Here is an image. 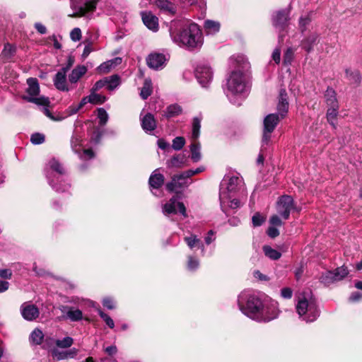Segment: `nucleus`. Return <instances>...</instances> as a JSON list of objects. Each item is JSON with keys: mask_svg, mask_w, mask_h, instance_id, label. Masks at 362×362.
I'll return each instance as SVG.
<instances>
[{"mask_svg": "<svg viewBox=\"0 0 362 362\" xmlns=\"http://www.w3.org/2000/svg\"><path fill=\"white\" fill-rule=\"evenodd\" d=\"M240 310L257 322H269L278 317L279 310L275 301H264L252 291H242L238 296Z\"/></svg>", "mask_w": 362, "mask_h": 362, "instance_id": "nucleus-1", "label": "nucleus"}, {"mask_svg": "<svg viewBox=\"0 0 362 362\" xmlns=\"http://www.w3.org/2000/svg\"><path fill=\"white\" fill-rule=\"evenodd\" d=\"M243 188V178L238 175H227L220 185L219 200L223 211L228 208L240 207V202L235 198L237 193Z\"/></svg>", "mask_w": 362, "mask_h": 362, "instance_id": "nucleus-2", "label": "nucleus"}, {"mask_svg": "<svg viewBox=\"0 0 362 362\" xmlns=\"http://www.w3.org/2000/svg\"><path fill=\"white\" fill-rule=\"evenodd\" d=\"M170 34L172 40L180 47L192 49L201 47L203 44L202 31L194 23H185L178 32L170 29Z\"/></svg>", "mask_w": 362, "mask_h": 362, "instance_id": "nucleus-3", "label": "nucleus"}, {"mask_svg": "<svg viewBox=\"0 0 362 362\" xmlns=\"http://www.w3.org/2000/svg\"><path fill=\"white\" fill-rule=\"evenodd\" d=\"M225 91L231 103L240 105L247 92L245 74L239 70L233 71L227 78Z\"/></svg>", "mask_w": 362, "mask_h": 362, "instance_id": "nucleus-4", "label": "nucleus"}, {"mask_svg": "<svg viewBox=\"0 0 362 362\" xmlns=\"http://www.w3.org/2000/svg\"><path fill=\"white\" fill-rule=\"evenodd\" d=\"M45 172L49 185L56 192H65L69 188L66 170L56 158H53L49 160Z\"/></svg>", "mask_w": 362, "mask_h": 362, "instance_id": "nucleus-5", "label": "nucleus"}, {"mask_svg": "<svg viewBox=\"0 0 362 362\" xmlns=\"http://www.w3.org/2000/svg\"><path fill=\"white\" fill-rule=\"evenodd\" d=\"M296 309L299 317L306 322L315 321L320 313L316 300L310 293H303L298 296Z\"/></svg>", "mask_w": 362, "mask_h": 362, "instance_id": "nucleus-6", "label": "nucleus"}, {"mask_svg": "<svg viewBox=\"0 0 362 362\" xmlns=\"http://www.w3.org/2000/svg\"><path fill=\"white\" fill-rule=\"evenodd\" d=\"M28 88H26V95L22 98L27 102L33 103L39 106L47 107L49 104L48 98L40 95V85L36 78H28L27 79Z\"/></svg>", "mask_w": 362, "mask_h": 362, "instance_id": "nucleus-7", "label": "nucleus"}, {"mask_svg": "<svg viewBox=\"0 0 362 362\" xmlns=\"http://www.w3.org/2000/svg\"><path fill=\"white\" fill-rule=\"evenodd\" d=\"M283 118L275 113L269 114L264 118L262 142V146H269L271 143L272 134L279 122Z\"/></svg>", "mask_w": 362, "mask_h": 362, "instance_id": "nucleus-8", "label": "nucleus"}, {"mask_svg": "<svg viewBox=\"0 0 362 362\" xmlns=\"http://www.w3.org/2000/svg\"><path fill=\"white\" fill-rule=\"evenodd\" d=\"M294 209L295 205L292 197L283 195L279 198L276 202V211L284 219H288L291 211Z\"/></svg>", "mask_w": 362, "mask_h": 362, "instance_id": "nucleus-9", "label": "nucleus"}, {"mask_svg": "<svg viewBox=\"0 0 362 362\" xmlns=\"http://www.w3.org/2000/svg\"><path fill=\"white\" fill-rule=\"evenodd\" d=\"M71 8L73 11L69 16H82L86 13L93 11L95 8V4L92 1H86L85 0H70Z\"/></svg>", "mask_w": 362, "mask_h": 362, "instance_id": "nucleus-10", "label": "nucleus"}, {"mask_svg": "<svg viewBox=\"0 0 362 362\" xmlns=\"http://www.w3.org/2000/svg\"><path fill=\"white\" fill-rule=\"evenodd\" d=\"M195 76L199 83L206 88L212 81L213 71L207 64H199L195 69Z\"/></svg>", "mask_w": 362, "mask_h": 362, "instance_id": "nucleus-11", "label": "nucleus"}, {"mask_svg": "<svg viewBox=\"0 0 362 362\" xmlns=\"http://www.w3.org/2000/svg\"><path fill=\"white\" fill-rule=\"evenodd\" d=\"M177 209L185 218L187 216L184 204L178 202L177 197L174 196L163 206L162 211L164 215L169 216L172 214H177Z\"/></svg>", "mask_w": 362, "mask_h": 362, "instance_id": "nucleus-12", "label": "nucleus"}, {"mask_svg": "<svg viewBox=\"0 0 362 362\" xmlns=\"http://www.w3.org/2000/svg\"><path fill=\"white\" fill-rule=\"evenodd\" d=\"M81 136L74 133L71 139L72 150L78 153L81 159H90L94 157V153L91 149H82Z\"/></svg>", "mask_w": 362, "mask_h": 362, "instance_id": "nucleus-13", "label": "nucleus"}, {"mask_svg": "<svg viewBox=\"0 0 362 362\" xmlns=\"http://www.w3.org/2000/svg\"><path fill=\"white\" fill-rule=\"evenodd\" d=\"M22 317L27 321H34L40 315L38 308L30 302L23 303L20 308Z\"/></svg>", "mask_w": 362, "mask_h": 362, "instance_id": "nucleus-14", "label": "nucleus"}, {"mask_svg": "<svg viewBox=\"0 0 362 362\" xmlns=\"http://www.w3.org/2000/svg\"><path fill=\"white\" fill-rule=\"evenodd\" d=\"M168 60L166 54L157 52L150 54L146 58L148 66L155 70L162 69Z\"/></svg>", "mask_w": 362, "mask_h": 362, "instance_id": "nucleus-15", "label": "nucleus"}, {"mask_svg": "<svg viewBox=\"0 0 362 362\" xmlns=\"http://www.w3.org/2000/svg\"><path fill=\"white\" fill-rule=\"evenodd\" d=\"M69 66H65L61 69L55 75L53 82L57 89L62 91H69V88L66 81V73Z\"/></svg>", "mask_w": 362, "mask_h": 362, "instance_id": "nucleus-16", "label": "nucleus"}, {"mask_svg": "<svg viewBox=\"0 0 362 362\" xmlns=\"http://www.w3.org/2000/svg\"><path fill=\"white\" fill-rule=\"evenodd\" d=\"M189 185V180L181 173L173 177L172 180L166 184V189L172 192L177 189H181L187 187Z\"/></svg>", "mask_w": 362, "mask_h": 362, "instance_id": "nucleus-17", "label": "nucleus"}, {"mask_svg": "<svg viewBox=\"0 0 362 362\" xmlns=\"http://www.w3.org/2000/svg\"><path fill=\"white\" fill-rule=\"evenodd\" d=\"M140 120L141 127L146 133L151 134L157 127L154 116L151 113L144 115L142 112L140 115Z\"/></svg>", "mask_w": 362, "mask_h": 362, "instance_id": "nucleus-18", "label": "nucleus"}, {"mask_svg": "<svg viewBox=\"0 0 362 362\" xmlns=\"http://www.w3.org/2000/svg\"><path fill=\"white\" fill-rule=\"evenodd\" d=\"M288 110V102L287 93L285 89H281L279 92V103L277 104V115L280 117L284 118Z\"/></svg>", "mask_w": 362, "mask_h": 362, "instance_id": "nucleus-19", "label": "nucleus"}, {"mask_svg": "<svg viewBox=\"0 0 362 362\" xmlns=\"http://www.w3.org/2000/svg\"><path fill=\"white\" fill-rule=\"evenodd\" d=\"M144 25L153 32L158 29V19L151 12L143 11L141 13Z\"/></svg>", "mask_w": 362, "mask_h": 362, "instance_id": "nucleus-20", "label": "nucleus"}, {"mask_svg": "<svg viewBox=\"0 0 362 362\" xmlns=\"http://www.w3.org/2000/svg\"><path fill=\"white\" fill-rule=\"evenodd\" d=\"M60 310L66 313V317L71 322H78L83 318V313L79 309H76L74 307L62 306Z\"/></svg>", "mask_w": 362, "mask_h": 362, "instance_id": "nucleus-21", "label": "nucleus"}, {"mask_svg": "<svg viewBox=\"0 0 362 362\" xmlns=\"http://www.w3.org/2000/svg\"><path fill=\"white\" fill-rule=\"evenodd\" d=\"M164 176L158 173V169L155 170L151 175L148 184L151 189H158L164 184Z\"/></svg>", "mask_w": 362, "mask_h": 362, "instance_id": "nucleus-22", "label": "nucleus"}, {"mask_svg": "<svg viewBox=\"0 0 362 362\" xmlns=\"http://www.w3.org/2000/svg\"><path fill=\"white\" fill-rule=\"evenodd\" d=\"M289 20V11L282 10L276 12L273 17L274 25L284 28Z\"/></svg>", "mask_w": 362, "mask_h": 362, "instance_id": "nucleus-23", "label": "nucleus"}, {"mask_svg": "<svg viewBox=\"0 0 362 362\" xmlns=\"http://www.w3.org/2000/svg\"><path fill=\"white\" fill-rule=\"evenodd\" d=\"M121 57H115L112 59L107 60L102 63L98 68L97 70L101 74H107L112 69L119 65L122 63Z\"/></svg>", "mask_w": 362, "mask_h": 362, "instance_id": "nucleus-24", "label": "nucleus"}, {"mask_svg": "<svg viewBox=\"0 0 362 362\" xmlns=\"http://www.w3.org/2000/svg\"><path fill=\"white\" fill-rule=\"evenodd\" d=\"M184 240L190 249L197 247L201 250L202 255H204V245L202 240L198 238L197 235H191L189 237H185Z\"/></svg>", "mask_w": 362, "mask_h": 362, "instance_id": "nucleus-25", "label": "nucleus"}, {"mask_svg": "<svg viewBox=\"0 0 362 362\" xmlns=\"http://www.w3.org/2000/svg\"><path fill=\"white\" fill-rule=\"evenodd\" d=\"M87 72V68L83 66H77L74 68L71 73L69 76V81L71 83H76L78 80L86 74Z\"/></svg>", "mask_w": 362, "mask_h": 362, "instance_id": "nucleus-26", "label": "nucleus"}, {"mask_svg": "<svg viewBox=\"0 0 362 362\" xmlns=\"http://www.w3.org/2000/svg\"><path fill=\"white\" fill-rule=\"evenodd\" d=\"M202 119V117L199 116L193 118L190 136L191 141H197L199 137Z\"/></svg>", "mask_w": 362, "mask_h": 362, "instance_id": "nucleus-27", "label": "nucleus"}, {"mask_svg": "<svg viewBox=\"0 0 362 362\" xmlns=\"http://www.w3.org/2000/svg\"><path fill=\"white\" fill-rule=\"evenodd\" d=\"M191 158L194 162H198L202 158L201 145L197 141H191L190 144Z\"/></svg>", "mask_w": 362, "mask_h": 362, "instance_id": "nucleus-28", "label": "nucleus"}, {"mask_svg": "<svg viewBox=\"0 0 362 362\" xmlns=\"http://www.w3.org/2000/svg\"><path fill=\"white\" fill-rule=\"evenodd\" d=\"M204 29L207 35H214L220 30V23L218 21L206 20L204 23Z\"/></svg>", "mask_w": 362, "mask_h": 362, "instance_id": "nucleus-29", "label": "nucleus"}, {"mask_svg": "<svg viewBox=\"0 0 362 362\" xmlns=\"http://www.w3.org/2000/svg\"><path fill=\"white\" fill-rule=\"evenodd\" d=\"M185 163V158L184 155L178 154L173 156L171 159L167 161V166L168 168H181Z\"/></svg>", "mask_w": 362, "mask_h": 362, "instance_id": "nucleus-30", "label": "nucleus"}, {"mask_svg": "<svg viewBox=\"0 0 362 362\" xmlns=\"http://www.w3.org/2000/svg\"><path fill=\"white\" fill-rule=\"evenodd\" d=\"M44 334L38 328L35 329L30 335V342L33 345H40L43 342Z\"/></svg>", "mask_w": 362, "mask_h": 362, "instance_id": "nucleus-31", "label": "nucleus"}, {"mask_svg": "<svg viewBox=\"0 0 362 362\" xmlns=\"http://www.w3.org/2000/svg\"><path fill=\"white\" fill-rule=\"evenodd\" d=\"M156 3L160 9L171 14H174L176 11L175 5L168 0H156Z\"/></svg>", "mask_w": 362, "mask_h": 362, "instance_id": "nucleus-32", "label": "nucleus"}, {"mask_svg": "<svg viewBox=\"0 0 362 362\" xmlns=\"http://www.w3.org/2000/svg\"><path fill=\"white\" fill-rule=\"evenodd\" d=\"M327 104L329 107H336L338 105V103L336 98L335 91L330 88H328L325 95Z\"/></svg>", "mask_w": 362, "mask_h": 362, "instance_id": "nucleus-33", "label": "nucleus"}, {"mask_svg": "<svg viewBox=\"0 0 362 362\" xmlns=\"http://www.w3.org/2000/svg\"><path fill=\"white\" fill-rule=\"evenodd\" d=\"M105 79H107V89L108 90H115L120 84V77L117 74L105 77Z\"/></svg>", "mask_w": 362, "mask_h": 362, "instance_id": "nucleus-34", "label": "nucleus"}, {"mask_svg": "<svg viewBox=\"0 0 362 362\" xmlns=\"http://www.w3.org/2000/svg\"><path fill=\"white\" fill-rule=\"evenodd\" d=\"M152 93V83L150 79H145L144 86L140 92L142 99H147Z\"/></svg>", "mask_w": 362, "mask_h": 362, "instance_id": "nucleus-35", "label": "nucleus"}, {"mask_svg": "<svg viewBox=\"0 0 362 362\" xmlns=\"http://www.w3.org/2000/svg\"><path fill=\"white\" fill-rule=\"evenodd\" d=\"M181 112V107L177 104H173L166 108L164 115L168 118H170L179 115Z\"/></svg>", "mask_w": 362, "mask_h": 362, "instance_id": "nucleus-36", "label": "nucleus"}, {"mask_svg": "<svg viewBox=\"0 0 362 362\" xmlns=\"http://www.w3.org/2000/svg\"><path fill=\"white\" fill-rule=\"evenodd\" d=\"M263 251L267 257L273 260L279 259L281 256V252L269 245L264 246Z\"/></svg>", "mask_w": 362, "mask_h": 362, "instance_id": "nucleus-37", "label": "nucleus"}, {"mask_svg": "<svg viewBox=\"0 0 362 362\" xmlns=\"http://www.w3.org/2000/svg\"><path fill=\"white\" fill-rule=\"evenodd\" d=\"M313 12H309L305 15H302L299 18V28L302 32H304L307 29V26L312 21Z\"/></svg>", "mask_w": 362, "mask_h": 362, "instance_id": "nucleus-38", "label": "nucleus"}, {"mask_svg": "<svg viewBox=\"0 0 362 362\" xmlns=\"http://www.w3.org/2000/svg\"><path fill=\"white\" fill-rule=\"evenodd\" d=\"M335 281L344 279L349 273L347 267L341 266L332 271Z\"/></svg>", "mask_w": 362, "mask_h": 362, "instance_id": "nucleus-39", "label": "nucleus"}, {"mask_svg": "<svg viewBox=\"0 0 362 362\" xmlns=\"http://www.w3.org/2000/svg\"><path fill=\"white\" fill-rule=\"evenodd\" d=\"M346 78L352 83H358L361 81V75L358 71H352L350 69L345 70Z\"/></svg>", "mask_w": 362, "mask_h": 362, "instance_id": "nucleus-40", "label": "nucleus"}, {"mask_svg": "<svg viewBox=\"0 0 362 362\" xmlns=\"http://www.w3.org/2000/svg\"><path fill=\"white\" fill-rule=\"evenodd\" d=\"M320 281L325 286H329L331 284H333L335 281L334 277V273L332 271H327L325 273L322 274L319 279Z\"/></svg>", "mask_w": 362, "mask_h": 362, "instance_id": "nucleus-41", "label": "nucleus"}, {"mask_svg": "<svg viewBox=\"0 0 362 362\" xmlns=\"http://www.w3.org/2000/svg\"><path fill=\"white\" fill-rule=\"evenodd\" d=\"M96 92L97 91L90 90V94L89 95V100H90V103L95 105L103 104L106 101V97L100 94H98Z\"/></svg>", "mask_w": 362, "mask_h": 362, "instance_id": "nucleus-42", "label": "nucleus"}, {"mask_svg": "<svg viewBox=\"0 0 362 362\" xmlns=\"http://www.w3.org/2000/svg\"><path fill=\"white\" fill-rule=\"evenodd\" d=\"M338 108L339 105H336V107H329L327 112V121L334 127V120L335 119L337 114H338Z\"/></svg>", "mask_w": 362, "mask_h": 362, "instance_id": "nucleus-43", "label": "nucleus"}, {"mask_svg": "<svg viewBox=\"0 0 362 362\" xmlns=\"http://www.w3.org/2000/svg\"><path fill=\"white\" fill-rule=\"evenodd\" d=\"M73 339L70 337H66L62 339H57L55 341V344L59 348H69L73 344Z\"/></svg>", "mask_w": 362, "mask_h": 362, "instance_id": "nucleus-44", "label": "nucleus"}, {"mask_svg": "<svg viewBox=\"0 0 362 362\" xmlns=\"http://www.w3.org/2000/svg\"><path fill=\"white\" fill-rule=\"evenodd\" d=\"M317 39V35H313L308 37L303 43L304 49L308 52H310L313 48V45L316 42Z\"/></svg>", "mask_w": 362, "mask_h": 362, "instance_id": "nucleus-45", "label": "nucleus"}, {"mask_svg": "<svg viewBox=\"0 0 362 362\" xmlns=\"http://www.w3.org/2000/svg\"><path fill=\"white\" fill-rule=\"evenodd\" d=\"M199 266V261L197 258L192 256L188 257L187 269L192 272L197 270Z\"/></svg>", "mask_w": 362, "mask_h": 362, "instance_id": "nucleus-46", "label": "nucleus"}, {"mask_svg": "<svg viewBox=\"0 0 362 362\" xmlns=\"http://www.w3.org/2000/svg\"><path fill=\"white\" fill-rule=\"evenodd\" d=\"M98 118L99 119V123L101 126L105 125L108 121V114L106 110L103 108L98 109Z\"/></svg>", "mask_w": 362, "mask_h": 362, "instance_id": "nucleus-47", "label": "nucleus"}, {"mask_svg": "<svg viewBox=\"0 0 362 362\" xmlns=\"http://www.w3.org/2000/svg\"><path fill=\"white\" fill-rule=\"evenodd\" d=\"M185 144V139L182 136H177L173 140L172 147L174 150L179 151Z\"/></svg>", "mask_w": 362, "mask_h": 362, "instance_id": "nucleus-48", "label": "nucleus"}, {"mask_svg": "<svg viewBox=\"0 0 362 362\" xmlns=\"http://www.w3.org/2000/svg\"><path fill=\"white\" fill-rule=\"evenodd\" d=\"M52 354L54 358H55L56 359H57L59 361L67 358L71 355L70 352L60 351L57 349H53L52 350Z\"/></svg>", "mask_w": 362, "mask_h": 362, "instance_id": "nucleus-49", "label": "nucleus"}, {"mask_svg": "<svg viewBox=\"0 0 362 362\" xmlns=\"http://www.w3.org/2000/svg\"><path fill=\"white\" fill-rule=\"evenodd\" d=\"M98 314L110 328L113 329L115 327L114 321L108 315L100 310H98Z\"/></svg>", "mask_w": 362, "mask_h": 362, "instance_id": "nucleus-50", "label": "nucleus"}, {"mask_svg": "<svg viewBox=\"0 0 362 362\" xmlns=\"http://www.w3.org/2000/svg\"><path fill=\"white\" fill-rule=\"evenodd\" d=\"M30 141L33 144H41L45 141V136L40 133H35L31 135Z\"/></svg>", "mask_w": 362, "mask_h": 362, "instance_id": "nucleus-51", "label": "nucleus"}, {"mask_svg": "<svg viewBox=\"0 0 362 362\" xmlns=\"http://www.w3.org/2000/svg\"><path fill=\"white\" fill-rule=\"evenodd\" d=\"M294 52L292 48H288L284 54V63L285 64H290L293 58Z\"/></svg>", "mask_w": 362, "mask_h": 362, "instance_id": "nucleus-52", "label": "nucleus"}, {"mask_svg": "<svg viewBox=\"0 0 362 362\" xmlns=\"http://www.w3.org/2000/svg\"><path fill=\"white\" fill-rule=\"evenodd\" d=\"M264 218L259 213L255 214L252 218L253 226H260L264 222Z\"/></svg>", "mask_w": 362, "mask_h": 362, "instance_id": "nucleus-53", "label": "nucleus"}, {"mask_svg": "<svg viewBox=\"0 0 362 362\" xmlns=\"http://www.w3.org/2000/svg\"><path fill=\"white\" fill-rule=\"evenodd\" d=\"M71 39L74 41H78L81 38V31L78 28H74L70 33Z\"/></svg>", "mask_w": 362, "mask_h": 362, "instance_id": "nucleus-54", "label": "nucleus"}, {"mask_svg": "<svg viewBox=\"0 0 362 362\" xmlns=\"http://www.w3.org/2000/svg\"><path fill=\"white\" fill-rule=\"evenodd\" d=\"M104 87L107 88V79H105V77L103 78V79L98 81L94 84V86H93L91 90H93V91H98Z\"/></svg>", "mask_w": 362, "mask_h": 362, "instance_id": "nucleus-55", "label": "nucleus"}, {"mask_svg": "<svg viewBox=\"0 0 362 362\" xmlns=\"http://www.w3.org/2000/svg\"><path fill=\"white\" fill-rule=\"evenodd\" d=\"M269 223L272 226H281L283 225V222L276 214H274L270 217Z\"/></svg>", "mask_w": 362, "mask_h": 362, "instance_id": "nucleus-56", "label": "nucleus"}, {"mask_svg": "<svg viewBox=\"0 0 362 362\" xmlns=\"http://www.w3.org/2000/svg\"><path fill=\"white\" fill-rule=\"evenodd\" d=\"M79 110L80 107L78 105H71L66 110V116H71L75 115L78 112Z\"/></svg>", "mask_w": 362, "mask_h": 362, "instance_id": "nucleus-57", "label": "nucleus"}, {"mask_svg": "<svg viewBox=\"0 0 362 362\" xmlns=\"http://www.w3.org/2000/svg\"><path fill=\"white\" fill-rule=\"evenodd\" d=\"M293 295V291L288 287L283 288L281 290V296L284 298L290 299L292 297Z\"/></svg>", "mask_w": 362, "mask_h": 362, "instance_id": "nucleus-58", "label": "nucleus"}, {"mask_svg": "<svg viewBox=\"0 0 362 362\" xmlns=\"http://www.w3.org/2000/svg\"><path fill=\"white\" fill-rule=\"evenodd\" d=\"M103 305L104 307L107 308L109 310H112L115 308L114 301L110 298H105L103 300Z\"/></svg>", "mask_w": 362, "mask_h": 362, "instance_id": "nucleus-59", "label": "nucleus"}, {"mask_svg": "<svg viewBox=\"0 0 362 362\" xmlns=\"http://www.w3.org/2000/svg\"><path fill=\"white\" fill-rule=\"evenodd\" d=\"M272 59L276 64H279L281 61V50L279 48H276L272 53Z\"/></svg>", "mask_w": 362, "mask_h": 362, "instance_id": "nucleus-60", "label": "nucleus"}, {"mask_svg": "<svg viewBox=\"0 0 362 362\" xmlns=\"http://www.w3.org/2000/svg\"><path fill=\"white\" fill-rule=\"evenodd\" d=\"M12 276V272L10 269H0V277L6 279H10Z\"/></svg>", "mask_w": 362, "mask_h": 362, "instance_id": "nucleus-61", "label": "nucleus"}, {"mask_svg": "<svg viewBox=\"0 0 362 362\" xmlns=\"http://www.w3.org/2000/svg\"><path fill=\"white\" fill-rule=\"evenodd\" d=\"M267 234L269 237L274 238L279 235V232L276 227L271 226L268 228Z\"/></svg>", "mask_w": 362, "mask_h": 362, "instance_id": "nucleus-62", "label": "nucleus"}, {"mask_svg": "<svg viewBox=\"0 0 362 362\" xmlns=\"http://www.w3.org/2000/svg\"><path fill=\"white\" fill-rule=\"evenodd\" d=\"M56 340L52 337H47L45 339L43 348L49 349L55 344Z\"/></svg>", "mask_w": 362, "mask_h": 362, "instance_id": "nucleus-63", "label": "nucleus"}, {"mask_svg": "<svg viewBox=\"0 0 362 362\" xmlns=\"http://www.w3.org/2000/svg\"><path fill=\"white\" fill-rule=\"evenodd\" d=\"M362 298V294L359 292H354L349 296V301L357 302Z\"/></svg>", "mask_w": 362, "mask_h": 362, "instance_id": "nucleus-64", "label": "nucleus"}]
</instances>
